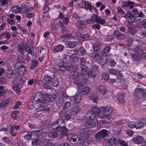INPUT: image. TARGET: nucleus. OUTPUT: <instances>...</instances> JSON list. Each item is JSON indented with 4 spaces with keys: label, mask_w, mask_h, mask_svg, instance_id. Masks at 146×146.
<instances>
[{
    "label": "nucleus",
    "mask_w": 146,
    "mask_h": 146,
    "mask_svg": "<svg viewBox=\"0 0 146 146\" xmlns=\"http://www.w3.org/2000/svg\"><path fill=\"white\" fill-rule=\"evenodd\" d=\"M78 44L77 42L72 41L70 42L69 44V46L70 48H72L76 46Z\"/></svg>",
    "instance_id": "4d7b16f0"
},
{
    "label": "nucleus",
    "mask_w": 146,
    "mask_h": 146,
    "mask_svg": "<svg viewBox=\"0 0 146 146\" xmlns=\"http://www.w3.org/2000/svg\"><path fill=\"white\" fill-rule=\"evenodd\" d=\"M38 62L35 60L32 61L31 63V65L30 66V69L31 70H34L36 67L38 65Z\"/></svg>",
    "instance_id": "393cba45"
},
{
    "label": "nucleus",
    "mask_w": 146,
    "mask_h": 146,
    "mask_svg": "<svg viewBox=\"0 0 146 146\" xmlns=\"http://www.w3.org/2000/svg\"><path fill=\"white\" fill-rule=\"evenodd\" d=\"M126 133L129 136H132L133 135L134 132L131 129H127L126 131Z\"/></svg>",
    "instance_id": "680f3d73"
},
{
    "label": "nucleus",
    "mask_w": 146,
    "mask_h": 146,
    "mask_svg": "<svg viewBox=\"0 0 146 146\" xmlns=\"http://www.w3.org/2000/svg\"><path fill=\"white\" fill-rule=\"evenodd\" d=\"M44 79L46 82L49 83L51 82L52 79L50 76L48 75L44 76Z\"/></svg>",
    "instance_id": "e433bc0d"
},
{
    "label": "nucleus",
    "mask_w": 146,
    "mask_h": 146,
    "mask_svg": "<svg viewBox=\"0 0 146 146\" xmlns=\"http://www.w3.org/2000/svg\"><path fill=\"white\" fill-rule=\"evenodd\" d=\"M86 135L85 133H84L82 134H80V135L77 136V137L80 142H82L84 140L86 139Z\"/></svg>",
    "instance_id": "cd10ccee"
},
{
    "label": "nucleus",
    "mask_w": 146,
    "mask_h": 146,
    "mask_svg": "<svg viewBox=\"0 0 146 146\" xmlns=\"http://www.w3.org/2000/svg\"><path fill=\"white\" fill-rule=\"evenodd\" d=\"M80 110L81 108L77 106L74 107L72 110V114L76 115Z\"/></svg>",
    "instance_id": "bb28decb"
},
{
    "label": "nucleus",
    "mask_w": 146,
    "mask_h": 146,
    "mask_svg": "<svg viewBox=\"0 0 146 146\" xmlns=\"http://www.w3.org/2000/svg\"><path fill=\"white\" fill-rule=\"evenodd\" d=\"M108 134L109 132L106 129H103L96 134L95 137L97 139L101 138L108 135Z\"/></svg>",
    "instance_id": "0eeeda50"
},
{
    "label": "nucleus",
    "mask_w": 146,
    "mask_h": 146,
    "mask_svg": "<svg viewBox=\"0 0 146 146\" xmlns=\"http://www.w3.org/2000/svg\"><path fill=\"white\" fill-rule=\"evenodd\" d=\"M18 60L19 62L16 63L14 65V67L15 69L18 70L19 69V68L21 67V66L23 65V64H21L20 62H23L24 61V60H21V59L19 58L18 59Z\"/></svg>",
    "instance_id": "f3484780"
},
{
    "label": "nucleus",
    "mask_w": 146,
    "mask_h": 146,
    "mask_svg": "<svg viewBox=\"0 0 146 146\" xmlns=\"http://www.w3.org/2000/svg\"><path fill=\"white\" fill-rule=\"evenodd\" d=\"M117 13L120 15H125V12L120 7H118L117 8Z\"/></svg>",
    "instance_id": "ea45409f"
},
{
    "label": "nucleus",
    "mask_w": 146,
    "mask_h": 146,
    "mask_svg": "<svg viewBox=\"0 0 146 146\" xmlns=\"http://www.w3.org/2000/svg\"><path fill=\"white\" fill-rule=\"evenodd\" d=\"M24 46L23 44H19L18 46V50L21 54H23L24 51Z\"/></svg>",
    "instance_id": "72a5a7b5"
},
{
    "label": "nucleus",
    "mask_w": 146,
    "mask_h": 146,
    "mask_svg": "<svg viewBox=\"0 0 146 146\" xmlns=\"http://www.w3.org/2000/svg\"><path fill=\"white\" fill-rule=\"evenodd\" d=\"M77 38L80 41L87 40L89 39L90 36L88 34L81 35L79 33H77Z\"/></svg>",
    "instance_id": "9d476101"
},
{
    "label": "nucleus",
    "mask_w": 146,
    "mask_h": 146,
    "mask_svg": "<svg viewBox=\"0 0 146 146\" xmlns=\"http://www.w3.org/2000/svg\"><path fill=\"white\" fill-rule=\"evenodd\" d=\"M21 10V8H20L18 5L13 6L12 9V11L13 12L16 13H18Z\"/></svg>",
    "instance_id": "c756f323"
},
{
    "label": "nucleus",
    "mask_w": 146,
    "mask_h": 146,
    "mask_svg": "<svg viewBox=\"0 0 146 146\" xmlns=\"http://www.w3.org/2000/svg\"><path fill=\"white\" fill-rule=\"evenodd\" d=\"M144 125V123L142 122H135V128L137 129H139L143 127Z\"/></svg>",
    "instance_id": "c85d7f7f"
},
{
    "label": "nucleus",
    "mask_w": 146,
    "mask_h": 146,
    "mask_svg": "<svg viewBox=\"0 0 146 146\" xmlns=\"http://www.w3.org/2000/svg\"><path fill=\"white\" fill-rule=\"evenodd\" d=\"M49 100H54L56 98V96L54 94L49 95Z\"/></svg>",
    "instance_id": "0e129e2a"
},
{
    "label": "nucleus",
    "mask_w": 146,
    "mask_h": 146,
    "mask_svg": "<svg viewBox=\"0 0 146 146\" xmlns=\"http://www.w3.org/2000/svg\"><path fill=\"white\" fill-rule=\"evenodd\" d=\"M111 48V47L110 46H106L102 51V55L108 54L109 53Z\"/></svg>",
    "instance_id": "b1692460"
},
{
    "label": "nucleus",
    "mask_w": 146,
    "mask_h": 146,
    "mask_svg": "<svg viewBox=\"0 0 146 146\" xmlns=\"http://www.w3.org/2000/svg\"><path fill=\"white\" fill-rule=\"evenodd\" d=\"M102 77L103 79L107 80L109 78V75L107 72H103L102 73Z\"/></svg>",
    "instance_id": "4c0bfd02"
},
{
    "label": "nucleus",
    "mask_w": 146,
    "mask_h": 146,
    "mask_svg": "<svg viewBox=\"0 0 146 146\" xmlns=\"http://www.w3.org/2000/svg\"><path fill=\"white\" fill-rule=\"evenodd\" d=\"M86 6L84 7L86 9H90L92 7V5L90 3L86 1Z\"/></svg>",
    "instance_id": "13d9d810"
},
{
    "label": "nucleus",
    "mask_w": 146,
    "mask_h": 146,
    "mask_svg": "<svg viewBox=\"0 0 146 146\" xmlns=\"http://www.w3.org/2000/svg\"><path fill=\"white\" fill-rule=\"evenodd\" d=\"M138 13L137 9L134 8L131 12L126 13L123 17L126 18L129 22H133L136 21L135 16L138 15Z\"/></svg>",
    "instance_id": "7ed1b4c3"
},
{
    "label": "nucleus",
    "mask_w": 146,
    "mask_h": 146,
    "mask_svg": "<svg viewBox=\"0 0 146 146\" xmlns=\"http://www.w3.org/2000/svg\"><path fill=\"white\" fill-rule=\"evenodd\" d=\"M51 82L53 86L55 87L57 86L59 84V82L57 79L56 78H53Z\"/></svg>",
    "instance_id": "c9c22d12"
},
{
    "label": "nucleus",
    "mask_w": 146,
    "mask_h": 146,
    "mask_svg": "<svg viewBox=\"0 0 146 146\" xmlns=\"http://www.w3.org/2000/svg\"><path fill=\"white\" fill-rule=\"evenodd\" d=\"M120 142L119 138L118 137H111L108 142L106 143L105 146H112V145L117 144Z\"/></svg>",
    "instance_id": "423d86ee"
},
{
    "label": "nucleus",
    "mask_w": 146,
    "mask_h": 146,
    "mask_svg": "<svg viewBox=\"0 0 146 146\" xmlns=\"http://www.w3.org/2000/svg\"><path fill=\"white\" fill-rule=\"evenodd\" d=\"M21 104L22 103L20 101H17L14 106L13 107V109L14 110L17 109L18 108L19 106L20 105H21Z\"/></svg>",
    "instance_id": "052dcab7"
},
{
    "label": "nucleus",
    "mask_w": 146,
    "mask_h": 146,
    "mask_svg": "<svg viewBox=\"0 0 146 146\" xmlns=\"http://www.w3.org/2000/svg\"><path fill=\"white\" fill-rule=\"evenodd\" d=\"M109 64L110 66L113 67H114L115 66L116 63L113 60L111 59L110 60Z\"/></svg>",
    "instance_id": "603ef678"
},
{
    "label": "nucleus",
    "mask_w": 146,
    "mask_h": 146,
    "mask_svg": "<svg viewBox=\"0 0 146 146\" xmlns=\"http://www.w3.org/2000/svg\"><path fill=\"white\" fill-rule=\"evenodd\" d=\"M135 5V4L133 2L128 1L123 2L121 6L123 7H129L130 9H131Z\"/></svg>",
    "instance_id": "9b49d317"
},
{
    "label": "nucleus",
    "mask_w": 146,
    "mask_h": 146,
    "mask_svg": "<svg viewBox=\"0 0 146 146\" xmlns=\"http://www.w3.org/2000/svg\"><path fill=\"white\" fill-rule=\"evenodd\" d=\"M101 47V45L100 43L98 42H96L94 44L93 50L94 51H97L99 50Z\"/></svg>",
    "instance_id": "a211bd4d"
},
{
    "label": "nucleus",
    "mask_w": 146,
    "mask_h": 146,
    "mask_svg": "<svg viewBox=\"0 0 146 146\" xmlns=\"http://www.w3.org/2000/svg\"><path fill=\"white\" fill-rule=\"evenodd\" d=\"M98 110L96 109H93L90 112H88L87 114V117H88L89 119L86 122V125L87 127L92 128L96 125L95 121L94 119L96 117Z\"/></svg>",
    "instance_id": "f03ea898"
},
{
    "label": "nucleus",
    "mask_w": 146,
    "mask_h": 146,
    "mask_svg": "<svg viewBox=\"0 0 146 146\" xmlns=\"http://www.w3.org/2000/svg\"><path fill=\"white\" fill-rule=\"evenodd\" d=\"M133 42V39L130 38L128 39L127 42V45L128 46H130L132 45Z\"/></svg>",
    "instance_id": "6e6d98bb"
},
{
    "label": "nucleus",
    "mask_w": 146,
    "mask_h": 146,
    "mask_svg": "<svg viewBox=\"0 0 146 146\" xmlns=\"http://www.w3.org/2000/svg\"><path fill=\"white\" fill-rule=\"evenodd\" d=\"M19 113V111L17 110H16L15 111H14L12 112L11 114V117L15 119H17V114H18Z\"/></svg>",
    "instance_id": "a19ab883"
},
{
    "label": "nucleus",
    "mask_w": 146,
    "mask_h": 146,
    "mask_svg": "<svg viewBox=\"0 0 146 146\" xmlns=\"http://www.w3.org/2000/svg\"><path fill=\"white\" fill-rule=\"evenodd\" d=\"M133 143L136 144H139L141 143L143 141V137L140 135H138L134 137L132 139Z\"/></svg>",
    "instance_id": "6e6552de"
},
{
    "label": "nucleus",
    "mask_w": 146,
    "mask_h": 146,
    "mask_svg": "<svg viewBox=\"0 0 146 146\" xmlns=\"http://www.w3.org/2000/svg\"><path fill=\"white\" fill-rule=\"evenodd\" d=\"M135 92L136 93H139L144 97L146 95V92L145 89L143 90L142 88H136L135 90Z\"/></svg>",
    "instance_id": "aec40b11"
},
{
    "label": "nucleus",
    "mask_w": 146,
    "mask_h": 146,
    "mask_svg": "<svg viewBox=\"0 0 146 146\" xmlns=\"http://www.w3.org/2000/svg\"><path fill=\"white\" fill-rule=\"evenodd\" d=\"M49 95L48 94H44L42 95V98L41 100H49Z\"/></svg>",
    "instance_id": "a18cd8bd"
},
{
    "label": "nucleus",
    "mask_w": 146,
    "mask_h": 146,
    "mask_svg": "<svg viewBox=\"0 0 146 146\" xmlns=\"http://www.w3.org/2000/svg\"><path fill=\"white\" fill-rule=\"evenodd\" d=\"M112 108L108 107H103L100 108L98 116L101 118L104 119L105 121L111 119L113 118L114 115L112 111Z\"/></svg>",
    "instance_id": "f257e3e1"
},
{
    "label": "nucleus",
    "mask_w": 146,
    "mask_h": 146,
    "mask_svg": "<svg viewBox=\"0 0 146 146\" xmlns=\"http://www.w3.org/2000/svg\"><path fill=\"white\" fill-rule=\"evenodd\" d=\"M4 34L5 35V38L7 39L9 38L11 35V33H10L5 31L4 32Z\"/></svg>",
    "instance_id": "5fc2aeb1"
},
{
    "label": "nucleus",
    "mask_w": 146,
    "mask_h": 146,
    "mask_svg": "<svg viewBox=\"0 0 146 146\" xmlns=\"http://www.w3.org/2000/svg\"><path fill=\"white\" fill-rule=\"evenodd\" d=\"M109 71L111 74L114 75L118 74L119 73V71L118 70L114 68L110 69Z\"/></svg>",
    "instance_id": "473e14b6"
},
{
    "label": "nucleus",
    "mask_w": 146,
    "mask_h": 146,
    "mask_svg": "<svg viewBox=\"0 0 146 146\" xmlns=\"http://www.w3.org/2000/svg\"><path fill=\"white\" fill-rule=\"evenodd\" d=\"M20 126V125H9V129L10 130V133L13 136H15L17 134L15 130H18Z\"/></svg>",
    "instance_id": "f8f14e48"
},
{
    "label": "nucleus",
    "mask_w": 146,
    "mask_h": 146,
    "mask_svg": "<svg viewBox=\"0 0 146 146\" xmlns=\"http://www.w3.org/2000/svg\"><path fill=\"white\" fill-rule=\"evenodd\" d=\"M133 60L135 62H139L141 61V58L138 55L135 54H133L131 55Z\"/></svg>",
    "instance_id": "6ab92c4d"
},
{
    "label": "nucleus",
    "mask_w": 146,
    "mask_h": 146,
    "mask_svg": "<svg viewBox=\"0 0 146 146\" xmlns=\"http://www.w3.org/2000/svg\"><path fill=\"white\" fill-rule=\"evenodd\" d=\"M117 99L118 100H124L123 95L122 93H120L116 96Z\"/></svg>",
    "instance_id": "49530a36"
},
{
    "label": "nucleus",
    "mask_w": 146,
    "mask_h": 146,
    "mask_svg": "<svg viewBox=\"0 0 146 146\" xmlns=\"http://www.w3.org/2000/svg\"><path fill=\"white\" fill-rule=\"evenodd\" d=\"M80 52L82 53V56H84L86 54V51L83 47H81L80 48Z\"/></svg>",
    "instance_id": "e2e57ef3"
},
{
    "label": "nucleus",
    "mask_w": 146,
    "mask_h": 146,
    "mask_svg": "<svg viewBox=\"0 0 146 146\" xmlns=\"http://www.w3.org/2000/svg\"><path fill=\"white\" fill-rule=\"evenodd\" d=\"M59 68L60 71L62 72H64L65 70H66V66L63 64L60 66Z\"/></svg>",
    "instance_id": "3c124183"
},
{
    "label": "nucleus",
    "mask_w": 146,
    "mask_h": 146,
    "mask_svg": "<svg viewBox=\"0 0 146 146\" xmlns=\"http://www.w3.org/2000/svg\"><path fill=\"white\" fill-rule=\"evenodd\" d=\"M33 100H41L42 94L40 92H38L35 94L33 97Z\"/></svg>",
    "instance_id": "2eb2a0df"
},
{
    "label": "nucleus",
    "mask_w": 146,
    "mask_h": 146,
    "mask_svg": "<svg viewBox=\"0 0 146 146\" xmlns=\"http://www.w3.org/2000/svg\"><path fill=\"white\" fill-rule=\"evenodd\" d=\"M71 73L72 76L74 77L73 78H76L78 76V74L77 71H72Z\"/></svg>",
    "instance_id": "774afa93"
},
{
    "label": "nucleus",
    "mask_w": 146,
    "mask_h": 146,
    "mask_svg": "<svg viewBox=\"0 0 146 146\" xmlns=\"http://www.w3.org/2000/svg\"><path fill=\"white\" fill-rule=\"evenodd\" d=\"M6 102L7 101H3L0 104V107L3 108L5 107L8 104V102Z\"/></svg>",
    "instance_id": "338daca9"
},
{
    "label": "nucleus",
    "mask_w": 146,
    "mask_h": 146,
    "mask_svg": "<svg viewBox=\"0 0 146 146\" xmlns=\"http://www.w3.org/2000/svg\"><path fill=\"white\" fill-rule=\"evenodd\" d=\"M96 89L99 93L103 95H105L107 92L106 88L103 85L97 86Z\"/></svg>",
    "instance_id": "ddd939ff"
},
{
    "label": "nucleus",
    "mask_w": 146,
    "mask_h": 146,
    "mask_svg": "<svg viewBox=\"0 0 146 146\" xmlns=\"http://www.w3.org/2000/svg\"><path fill=\"white\" fill-rule=\"evenodd\" d=\"M57 133L55 132H52L48 134V136L52 138H56L57 136Z\"/></svg>",
    "instance_id": "37998d69"
},
{
    "label": "nucleus",
    "mask_w": 146,
    "mask_h": 146,
    "mask_svg": "<svg viewBox=\"0 0 146 146\" xmlns=\"http://www.w3.org/2000/svg\"><path fill=\"white\" fill-rule=\"evenodd\" d=\"M128 127L131 128H135V122H130L128 123Z\"/></svg>",
    "instance_id": "de8ad7c7"
},
{
    "label": "nucleus",
    "mask_w": 146,
    "mask_h": 146,
    "mask_svg": "<svg viewBox=\"0 0 146 146\" xmlns=\"http://www.w3.org/2000/svg\"><path fill=\"white\" fill-rule=\"evenodd\" d=\"M56 129L59 131H60L61 132L62 134H65L66 133L67 129L64 127L63 126L62 127H61L59 126L57 127Z\"/></svg>",
    "instance_id": "a878e982"
},
{
    "label": "nucleus",
    "mask_w": 146,
    "mask_h": 146,
    "mask_svg": "<svg viewBox=\"0 0 146 146\" xmlns=\"http://www.w3.org/2000/svg\"><path fill=\"white\" fill-rule=\"evenodd\" d=\"M90 91V88L87 86L84 88L82 90V93L84 95H87Z\"/></svg>",
    "instance_id": "58836bf2"
},
{
    "label": "nucleus",
    "mask_w": 146,
    "mask_h": 146,
    "mask_svg": "<svg viewBox=\"0 0 146 146\" xmlns=\"http://www.w3.org/2000/svg\"><path fill=\"white\" fill-rule=\"evenodd\" d=\"M98 68V67L96 65H93L92 66V70L90 71L87 73V75L88 76H91L94 77L96 74V73L95 72L96 71Z\"/></svg>",
    "instance_id": "1a4fd4ad"
},
{
    "label": "nucleus",
    "mask_w": 146,
    "mask_h": 146,
    "mask_svg": "<svg viewBox=\"0 0 146 146\" xmlns=\"http://www.w3.org/2000/svg\"><path fill=\"white\" fill-rule=\"evenodd\" d=\"M60 23V22H58V23L55 22L54 23V25L53 26V29L55 30L58 29L59 27V24Z\"/></svg>",
    "instance_id": "8fccbe9b"
},
{
    "label": "nucleus",
    "mask_w": 146,
    "mask_h": 146,
    "mask_svg": "<svg viewBox=\"0 0 146 146\" xmlns=\"http://www.w3.org/2000/svg\"><path fill=\"white\" fill-rule=\"evenodd\" d=\"M100 27V25L98 24H95L92 26V28L94 29L99 30Z\"/></svg>",
    "instance_id": "69168bd1"
},
{
    "label": "nucleus",
    "mask_w": 146,
    "mask_h": 146,
    "mask_svg": "<svg viewBox=\"0 0 146 146\" xmlns=\"http://www.w3.org/2000/svg\"><path fill=\"white\" fill-rule=\"evenodd\" d=\"M134 50L139 54H142L143 52V50L139 46H137L135 47Z\"/></svg>",
    "instance_id": "7c9ffc66"
},
{
    "label": "nucleus",
    "mask_w": 146,
    "mask_h": 146,
    "mask_svg": "<svg viewBox=\"0 0 146 146\" xmlns=\"http://www.w3.org/2000/svg\"><path fill=\"white\" fill-rule=\"evenodd\" d=\"M105 20L102 19L101 17L94 14V15L91 17L90 19L86 21V23L88 24H91L94 22H96L102 25L105 23Z\"/></svg>",
    "instance_id": "20e7f679"
},
{
    "label": "nucleus",
    "mask_w": 146,
    "mask_h": 146,
    "mask_svg": "<svg viewBox=\"0 0 146 146\" xmlns=\"http://www.w3.org/2000/svg\"><path fill=\"white\" fill-rule=\"evenodd\" d=\"M81 95L80 94H76L71 98V99H72L74 100H81Z\"/></svg>",
    "instance_id": "f704fd0d"
},
{
    "label": "nucleus",
    "mask_w": 146,
    "mask_h": 146,
    "mask_svg": "<svg viewBox=\"0 0 146 146\" xmlns=\"http://www.w3.org/2000/svg\"><path fill=\"white\" fill-rule=\"evenodd\" d=\"M16 83L17 84L21 85L24 84L25 81L23 80L20 78H18L16 80Z\"/></svg>",
    "instance_id": "c03bdc74"
},
{
    "label": "nucleus",
    "mask_w": 146,
    "mask_h": 146,
    "mask_svg": "<svg viewBox=\"0 0 146 146\" xmlns=\"http://www.w3.org/2000/svg\"><path fill=\"white\" fill-rule=\"evenodd\" d=\"M32 134L30 132L25 135V139L27 140H29L31 138Z\"/></svg>",
    "instance_id": "864d4df0"
},
{
    "label": "nucleus",
    "mask_w": 146,
    "mask_h": 146,
    "mask_svg": "<svg viewBox=\"0 0 146 146\" xmlns=\"http://www.w3.org/2000/svg\"><path fill=\"white\" fill-rule=\"evenodd\" d=\"M86 61L85 59L81 58L80 61V64L82 67V76L83 78H86L87 72L86 70L87 66L85 65Z\"/></svg>",
    "instance_id": "39448f33"
},
{
    "label": "nucleus",
    "mask_w": 146,
    "mask_h": 146,
    "mask_svg": "<svg viewBox=\"0 0 146 146\" xmlns=\"http://www.w3.org/2000/svg\"><path fill=\"white\" fill-rule=\"evenodd\" d=\"M64 46L61 45H58L55 46L54 49L53 50L54 53H56L63 50Z\"/></svg>",
    "instance_id": "dca6fc26"
},
{
    "label": "nucleus",
    "mask_w": 146,
    "mask_h": 146,
    "mask_svg": "<svg viewBox=\"0 0 146 146\" xmlns=\"http://www.w3.org/2000/svg\"><path fill=\"white\" fill-rule=\"evenodd\" d=\"M71 59L70 56L68 55H65L63 58V62L64 63L68 64L70 62Z\"/></svg>",
    "instance_id": "412c9836"
},
{
    "label": "nucleus",
    "mask_w": 146,
    "mask_h": 146,
    "mask_svg": "<svg viewBox=\"0 0 146 146\" xmlns=\"http://www.w3.org/2000/svg\"><path fill=\"white\" fill-rule=\"evenodd\" d=\"M25 50L26 52H28L29 54H31L33 50L30 48H29L28 45L25 47Z\"/></svg>",
    "instance_id": "09e8293b"
},
{
    "label": "nucleus",
    "mask_w": 146,
    "mask_h": 146,
    "mask_svg": "<svg viewBox=\"0 0 146 146\" xmlns=\"http://www.w3.org/2000/svg\"><path fill=\"white\" fill-rule=\"evenodd\" d=\"M127 32L133 36L136 32V29L133 27H129L128 28Z\"/></svg>",
    "instance_id": "4be33fe9"
},
{
    "label": "nucleus",
    "mask_w": 146,
    "mask_h": 146,
    "mask_svg": "<svg viewBox=\"0 0 146 146\" xmlns=\"http://www.w3.org/2000/svg\"><path fill=\"white\" fill-rule=\"evenodd\" d=\"M31 141L32 145L33 146H36L39 145L41 143V141L38 138L33 139Z\"/></svg>",
    "instance_id": "5701e85b"
},
{
    "label": "nucleus",
    "mask_w": 146,
    "mask_h": 146,
    "mask_svg": "<svg viewBox=\"0 0 146 146\" xmlns=\"http://www.w3.org/2000/svg\"><path fill=\"white\" fill-rule=\"evenodd\" d=\"M66 66V70L68 71H70L72 70L73 68V65L72 64H67Z\"/></svg>",
    "instance_id": "79ce46f5"
},
{
    "label": "nucleus",
    "mask_w": 146,
    "mask_h": 146,
    "mask_svg": "<svg viewBox=\"0 0 146 146\" xmlns=\"http://www.w3.org/2000/svg\"><path fill=\"white\" fill-rule=\"evenodd\" d=\"M13 89L17 92H20V89L18 86L16 85H15L13 86Z\"/></svg>",
    "instance_id": "bf43d9fd"
},
{
    "label": "nucleus",
    "mask_w": 146,
    "mask_h": 146,
    "mask_svg": "<svg viewBox=\"0 0 146 146\" xmlns=\"http://www.w3.org/2000/svg\"><path fill=\"white\" fill-rule=\"evenodd\" d=\"M26 70L24 67L23 64L21 66L19 69L18 70V72L19 73V74L22 75H23L25 73V72L26 71Z\"/></svg>",
    "instance_id": "2f4dec72"
},
{
    "label": "nucleus",
    "mask_w": 146,
    "mask_h": 146,
    "mask_svg": "<svg viewBox=\"0 0 146 146\" xmlns=\"http://www.w3.org/2000/svg\"><path fill=\"white\" fill-rule=\"evenodd\" d=\"M76 25L77 28L80 29H82L85 28L86 25L82 21H78L76 23Z\"/></svg>",
    "instance_id": "4468645a"
}]
</instances>
